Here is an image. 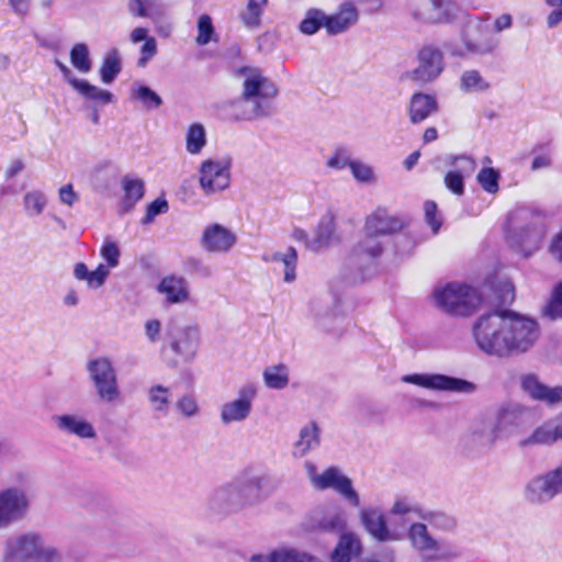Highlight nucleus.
I'll list each match as a JSON object with an SVG mask.
<instances>
[{"instance_id":"f257e3e1","label":"nucleus","mask_w":562,"mask_h":562,"mask_svg":"<svg viewBox=\"0 0 562 562\" xmlns=\"http://www.w3.org/2000/svg\"><path fill=\"white\" fill-rule=\"evenodd\" d=\"M477 348L487 356L512 358L529 352L541 337L539 322L510 310L481 315L472 327Z\"/></svg>"},{"instance_id":"f03ea898","label":"nucleus","mask_w":562,"mask_h":562,"mask_svg":"<svg viewBox=\"0 0 562 562\" xmlns=\"http://www.w3.org/2000/svg\"><path fill=\"white\" fill-rule=\"evenodd\" d=\"M243 79L240 95L224 104L227 116L234 121H254L269 116L278 95L276 83L258 68L239 70Z\"/></svg>"},{"instance_id":"7ed1b4c3","label":"nucleus","mask_w":562,"mask_h":562,"mask_svg":"<svg viewBox=\"0 0 562 562\" xmlns=\"http://www.w3.org/2000/svg\"><path fill=\"white\" fill-rule=\"evenodd\" d=\"M431 297L436 307L456 316L471 315L481 304V296L477 291L459 282L437 285Z\"/></svg>"},{"instance_id":"20e7f679","label":"nucleus","mask_w":562,"mask_h":562,"mask_svg":"<svg viewBox=\"0 0 562 562\" xmlns=\"http://www.w3.org/2000/svg\"><path fill=\"white\" fill-rule=\"evenodd\" d=\"M509 222L512 232L508 235V240L513 247L525 256H530L539 249L544 235L540 216L528 210H518L510 215Z\"/></svg>"},{"instance_id":"39448f33","label":"nucleus","mask_w":562,"mask_h":562,"mask_svg":"<svg viewBox=\"0 0 562 562\" xmlns=\"http://www.w3.org/2000/svg\"><path fill=\"white\" fill-rule=\"evenodd\" d=\"M4 562H59L60 557L53 547H45L35 533H25L7 541Z\"/></svg>"},{"instance_id":"423d86ee","label":"nucleus","mask_w":562,"mask_h":562,"mask_svg":"<svg viewBox=\"0 0 562 562\" xmlns=\"http://www.w3.org/2000/svg\"><path fill=\"white\" fill-rule=\"evenodd\" d=\"M305 470L312 486L318 491L333 490L342 496L350 505L358 507L360 497L352 487L351 480L346 476L337 467H329L318 472L312 462L305 463Z\"/></svg>"},{"instance_id":"0eeeda50","label":"nucleus","mask_w":562,"mask_h":562,"mask_svg":"<svg viewBox=\"0 0 562 562\" xmlns=\"http://www.w3.org/2000/svg\"><path fill=\"white\" fill-rule=\"evenodd\" d=\"M87 371L97 396L101 402L114 403L120 400L121 391L116 371L112 361L106 357H99L88 361Z\"/></svg>"},{"instance_id":"6e6552de","label":"nucleus","mask_w":562,"mask_h":562,"mask_svg":"<svg viewBox=\"0 0 562 562\" xmlns=\"http://www.w3.org/2000/svg\"><path fill=\"white\" fill-rule=\"evenodd\" d=\"M524 407L519 404H508L502 406L494 420H482L473 427V434L484 446H492L509 427L516 426L524 413Z\"/></svg>"},{"instance_id":"1a4fd4ad","label":"nucleus","mask_w":562,"mask_h":562,"mask_svg":"<svg viewBox=\"0 0 562 562\" xmlns=\"http://www.w3.org/2000/svg\"><path fill=\"white\" fill-rule=\"evenodd\" d=\"M32 508V496L21 487L0 490V529L24 520Z\"/></svg>"},{"instance_id":"9d476101","label":"nucleus","mask_w":562,"mask_h":562,"mask_svg":"<svg viewBox=\"0 0 562 562\" xmlns=\"http://www.w3.org/2000/svg\"><path fill=\"white\" fill-rule=\"evenodd\" d=\"M524 498L533 505H542L562 494V462L554 469L530 479L524 487Z\"/></svg>"},{"instance_id":"9b49d317","label":"nucleus","mask_w":562,"mask_h":562,"mask_svg":"<svg viewBox=\"0 0 562 562\" xmlns=\"http://www.w3.org/2000/svg\"><path fill=\"white\" fill-rule=\"evenodd\" d=\"M417 66L405 74V78L426 85L436 80L445 68L443 54L434 45H425L417 52Z\"/></svg>"},{"instance_id":"f8f14e48","label":"nucleus","mask_w":562,"mask_h":562,"mask_svg":"<svg viewBox=\"0 0 562 562\" xmlns=\"http://www.w3.org/2000/svg\"><path fill=\"white\" fill-rule=\"evenodd\" d=\"M258 395V386L255 383H246L237 391L234 400L225 402L220 409L221 423L225 426L243 423L249 418L254 402Z\"/></svg>"},{"instance_id":"ddd939ff","label":"nucleus","mask_w":562,"mask_h":562,"mask_svg":"<svg viewBox=\"0 0 562 562\" xmlns=\"http://www.w3.org/2000/svg\"><path fill=\"white\" fill-rule=\"evenodd\" d=\"M402 382L414 384L431 391H446L470 394L475 391V384L470 381L439 373H413L401 378Z\"/></svg>"},{"instance_id":"4468645a","label":"nucleus","mask_w":562,"mask_h":562,"mask_svg":"<svg viewBox=\"0 0 562 562\" xmlns=\"http://www.w3.org/2000/svg\"><path fill=\"white\" fill-rule=\"evenodd\" d=\"M462 43L469 54L490 55L497 49L499 40L492 34L487 20L475 19L468 23Z\"/></svg>"},{"instance_id":"2eb2a0df","label":"nucleus","mask_w":562,"mask_h":562,"mask_svg":"<svg viewBox=\"0 0 562 562\" xmlns=\"http://www.w3.org/2000/svg\"><path fill=\"white\" fill-rule=\"evenodd\" d=\"M199 184L206 195L227 189L231 184V160H203L199 168Z\"/></svg>"},{"instance_id":"dca6fc26","label":"nucleus","mask_w":562,"mask_h":562,"mask_svg":"<svg viewBox=\"0 0 562 562\" xmlns=\"http://www.w3.org/2000/svg\"><path fill=\"white\" fill-rule=\"evenodd\" d=\"M235 483L244 508L263 502L272 492L271 479L263 472H244Z\"/></svg>"},{"instance_id":"f3484780","label":"nucleus","mask_w":562,"mask_h":562,"mask_svg":"<svg viewBox=\"0 0 562 562\" xmlns=\"http://www.w3.org/2000/svg\"><path fill=\"white\" fill-rule=\"evenodd\" d=\"M167 335L170 339V348L175 353L186 360H192L195 357L201 340L198 325L191 324L177 328L170 324Z\"/></svg>"},{"instance_id":"a211bd4d","label":"nucleus","mask_w":562,"mask_h":562,"mask_svg":"<svg viewBox=\"0 0 562 562\" xmlns=\"http://www.w3.org/2000/svg\"><path fill=\"white\" fill-rule=\"evenodd\" d=\"M236 243V234L218 223L206 225L200 238L201 248L211 254H227Z\"/></svg>"},{"instance_id":"6ab92c4d","label":"nucleus","mask_w":562,"mask_h":562,"mask_svg":"<svg viewBox=\"0 0 562 562\" xmlns=\"http://www.w3.org/2000/svg\"><path fill=\"white\" fill-rule=\"evenodd\" d=\"M447 164L451 169L445 175V186L453 194L461 196L464 194V179L473 175L476 162L473 158L461 155L447 157Z\"/></svg>"},{"instance_id":"aec40b11","label":"nucleus","mask_w":562,"mask_h":562,"mask_svg":"<svg viewBox=\"0 0 562 562\" xmlns=\"http://www.w3.org/2000/svg\"><path fill=\"white\" fill-rule=\"evenodd\" d=\"M405 224L404 218L391 214L384 207H378L367 216L363 232L371 236H387L402 231Z\"/></svg>"},{"instance_id":"412c9836","label":"nucleus","mask_w":562,"mask_h":562,"mask_svg":"<svg viewBox=\"0 0 562 562\" xmlns=\"http://www.w3.org/2000/svg\"><path fill=\"white\" fill-rule=\"evenodd\" d=\"M340 241L337 232L336 218L331 212H326L314 228L311 240L306 241V249L319 252L330 248Z\"/></svg>"},{"instance_id":"4be33fe9","label":"nucleus","mask_w":562,"mask_h":562,"mask_svg":"<svg viewBox=\"0 0 562 562\" xmlns=\"http://www.w3.org/2000/svg\"><path fill=\"white\" fill-rule=\"evenodd\" d=\"M207 507L211 512L222 515L244 509L236 483L232 482L217 487L210 495Z\"/></svg>"},{"instance_id":"5701e85b","label":"nucleus","mask_w":562,"mask_h":562,"mask_svg":"<svg viewBox=\"0 0 562 562\" xmlns=\"http://www.w3.org/2000/svg\"><path fill=\"white\" fill-rule=\"evenodd\" d=\"M58 431L79 439H94L97 431L93 424L83 415L77 413H65L53 417Z\"/></svg>"},{"instance_id":"b1692460","label":"nucleus","mask_w":562,"mask_h":562,"mask_svg":"<svg viewBox=\"0 0 562 562\" xmlns=\"http://www.w3.org/2000/svg\"><path fill=\"white\" fill-rule=\"evenodd\" d=\"M520 385L524 392L535 401L543 402L551 406L562 403V386H548L535 373L522 375L520 378Z\"/></svg>"},{"instance_id":"393cba45","label":"nucleus","mask_w":562,"mask_h":562,"mask_svg":"<svg viewBox=\"0 0 562 562\" xmlns=\"http://www.w3.org/2000/svg\"><path fill=\"white\" fill-rule=\"evenodd\" d=\"M409 538L413 546L428 559H442L450 554L445 544L429 536L424 524H413L409 528Z\"/></svg>"},{"instance_id":"a878e982","label":"nucleus","mask_w":562,"mask_h":562,"mask_svg":"<svg viewBox=\"0 0 562 562\" xmlns=\"http://www.w3.org/2000/svg\"><path fill=\"white\" fill-rule=\"evenodd\" d=\"M157 292L165 297L167 304H183L190 300V286L182 276L169 274L157 285Z\"/></svg>"},{"instance_id":"bb28decb","label":"nucleus","mask_w":562,"mask_h":562,"mask_svg":"<svg viewBox=\"0 0 562 562\" xmlns=\"http://www.w3.org/2000/svg\"><path fill=\"white\" fill-rule=\"evenodd\" d=\"M359 517L367 532L378 541L385 542L396 539L389 530L385 516L380 508H363L360 510Z\"/></svg>"},{"instance_id":"cd10ccee","label":"nucleus","mask_w":562,"mask_h":562,"mask_svg":"<svg viewBox=\"0 0 562 562\" xmlns=\"http://www.w3.org/2000/svg\"><path fill=\"white\" fill-rule=\"evenodd\" d=\"M559 440H562V414L537 427L529 437L520 441V446L552 445Z\"/></svg>"},{"instance_id":"c85d7f7f","label":"nucleus","mask_w":562,"mask_h":562,"mask_svg":"<svg viewBox=\"0 0 562 562\" xmlns=\"http://www.w3.org/2000/svg\"><path fill=\"white\" fill-rule=\"evenodd\" d=\"M358 19L359 12L355 3L344 2L335 13L326 14V31L330 35L340 34L355 25Z\"/></svg>"},{"instance_id":"c756f323","label":"nucleus","mask_w":562,"mask_h":562,"mask_svg":"<svg viewBox=\"0 0 562 562\" xmlns=\"http://www.w3.org/2000/svg\"><path fill=\"white\" fill-rule=\"evenodd\" d=\"M412 16L422 23H437L446 19L442 0H414L411 3Z\"/></svg>"},{"instance_id":"7c9ffc66","label":"nucleus","mask_w":562,"mask_h":562,"mask_svg":"<svg viewBox=\"0 0 562 562\" xmlns=\"http://www.w3.org/2000/svg\"><path fill=\"white\" fill-rule=\"evenodd\" d=\"M297 251L290 246L284 251L265 252L261 260L266 263H280L283 266V281L292 283L296 279Z\"/></svg>"},{"instance_id":"2f4dec72","label":"nucleus","mask_w":562,"mask_h":562,"mask_svg":"<svg viewBox=\"0 0 562 562\" xmlns=\"http://www.w3.org/2000/svg\"><path fill=\"white\" fill-rule=\"evenodd\" d=\"M321 443V429L316 423L311 422L300 429L299 437L293 443L292 454L294 458H303Z\"/></svg>"},{"instance_id":"473e14b6","label":"nucleus","mask_w":562,"mask_h":562,"mask_svg":"<svg viewBox=\"0 0 562 562\" xmlns=\"http://www.w3.org/2000/svg\"><path fill=\"white\" fill-rule=\"evenodd\" d=\"M436 111L437 101L435 97L422 92H417L412 95L408 106V114L413 124L425 121Z\"/></svg>"},{"instance_id":"72a5a7b5","label":"nucleus","mask_w":562,"mask_h":562,"mask_svg":"<svg viewBox=\"0 0 562 562\" xmlns=\"http://www.w3.org/2000/svg\"><path fill=\"white\" fill-rule=\"evenodd\" d=\"M127 11L134 18H148L155 24H158L166 15L165 7L155 0H130Z\"/></svg>"},{"instance_id":"f704fd0d","label":"nucleus","mask_w":562,"mask_h":562,"mask_svg":"<svg viewBox=\"0 0 562 562\" xmlns=\"http://www.w3.org/2000/svg\"><path fill=\"white\" fill-rule=\"evenodd\" d=\"M361 552L360 539L352 532L341 535L334 552L331 553L333 562H350Z\"/></svg>"},{"instance_id":"c9c22d12","label":"nucleus","mask_w":562,"mask_h":562,"mask_svg":"<svg viewBox=\"0 0 562 562\" xmlns=\"http://www.w3.org/2000/svg\"><path fill=\"white\" fill-rule=\"evenodd\" d=\"M382 252L383 246L381 241L378 240V236L364 234L363 239L353 248L352 260L357 263L369 262L380 257Z\"/></svg>"},{"instance_id":"e433bc0d","label":"nucleus","mask_w":562,"mask_h":562,"mask_svg":"<svg viewBox=\"0 0 562 562\" xmlns=\"http://www.w3.org/2000/svg\"><path fill=\"white\" fill-rule=\"evenodd\" d=\"M250 562H318L314 557L294 549H278L268 555H252Z\"/></svg>"},{"instance_id":"4c0bfd02","label":"nucleus","mask_w":562,"mask_h":562,"mask_svg":"<svg viewBox=\"0 0 562 562\" xmlns=\"http://www.w3.org/2000/svg\"><path fill=\"white\" fill-rule=\"evenodd\" d=\"M147 400L154 412L166 416L171 404V391L161 384L151 385L147 391Z\"/></svg>"},{"instance_id":"58836bf2","label":"nucleus","mask_w":562,"mask_h":562,"mask_svg":"<svg viewBox=\"0 0 562 562\" xmlns=\"http://www.w3.org/2000/svg\"><path fill=\"white\" fill-rule=\"evenodd\" d=\"M72 88L83 98L95 101L100 104H109L113 101L114 98V95L110 91L93 86L82 79H78V81H75Z\"/></svg>"},{"instance_id":"ea45409f","label":"nucleus","mask_w":562,"mask_h":562,"mask_svg":"<svg viewBox=\"0 0 562 562\" xmlns=\"http://www.w3.org/2000/svg\"><path fill=\"white\" fill-rule=\"evenodd\" d=\"M121 69L122 64L119 50L113 48L106 53L100 67L101 81L105 85L112 83L121 72Z\"/></svg>"},{"instance_id":"a19ab883","label":"nucleus","mask_w":562,"mask_h":562,"mask_svg":"<svg viewBox=\"0 0 562 562\" xmlns=\"http://www.w3.org/2000/svg\"><path fill=\"white\" fill-rule=\"evenodd\" d=\"M48 200L44 192L40 190L27 191L22 199L23 210L29 217H35L43 214Z\"/></svg>"},{"instance_id":"79ce46f5","label":"nucleus","mask_w":562,"mask_h":562,"mask_svg":"<svg viewBox=\"0 0 562 562\" xmlns=\"http://www.w3.org/2000/svg\"><path fill=\"white\" fill-rule=\"evenodd\" d=\"M262 378L267 387L282 390L289 384V370L282 363L270 366L263 370Z\"/></svg>"},{"instance_id":"37998d69","label":"nucleus","mask_w":562,"mask_h":562,"mask_svg":"<svg viewBox=\"0 0 562 562\" xmlns=\"http://www.w3.org/2000/svg\"><path fill=\"white\" fill-rule=\"evenodd\" d=\"M206 145V132L201 123L189 125L186 133V149L191 155H198Z\"/></svg>"},{"instance_id":"c03bdc74","label":"nucleus","mask_w":562,"mask_h":562,"mask_svg":"<svg viewBox=\"0 0 562 562\" xmlns=\"http://www.w3.org/2000/svg\"><path fill=\"white\" fill-rule=\"evenodd\" d=\"M267 3L268 0H247L246 8L239 13L243 24L248 29L258 27Z\"/></svg>"},{"instance_id":"a18cd8bd","label":"nucleus","mask_w":562,"mask_h":562,"mask_svg":"<svg viewBox=\"0 0 562 562\" xmlns=\"http://www.w3.org/2000/svg\"><path fill=\"white\" fill-rule=\"evenodd\" d=\"M122 188L124 191V204L128 207H132L144 196L145 184L140 178L131 176L123 177Z\"/></svg>"},{"instance_id":"49530a36","label":"nucleus","mask_w":562,"mask_h":562,"mask_svg":"<svg viewBox=\"0 0 562 562\" xmlns=\"http://www.w3.org/2000/svg\"><path fill=\"white\" fill-rule=\"evenodd\" d=\"M460 88L464 92H483L490 88L488 81L475 69L461 75Z\"/></svg>"},{"instance_id":"de8ad7c7","label":"nucleus","mask_w":562,"mask_h":562,"mask_svg":"<svg viewBox=\"0 0 562 562\" xmlns=\"http://www.w3.org/2000/svg\"><path fill=\"white\" fill-rule=\"evenodd\" d=\"M322 26L326 29V13L319 9H310L301 21L299 29L305 35H313Z\"/></svg>"},{"instance_id":"09e8293b","label":"nucleus","mask_w":562,"mask_h":562,"mask_svg":"<svg viewBox=\"0 0 562 562\" xmlns=\"http://www.w3.org/2000/svg\"><path fill=\"white\" fill-rule=\"evenodd\" d=\"M71 65L80 72L88 74L92 69L90 52L85 43H77L70 50Z\"/></svg>"},{"instance_id":"8fccbe9b","label":"nucleus","mask_w":562,"mask_h":562,"mask_svg":"<svg viewBox=\"0 0 562 562\" xmlns=\"http://www.w3.org/2000/svg\"><path fill=\"white\" fill-rule=\"evenodd\" d=\"M132 98L139 101L146 110L158 109L162 104V99L154 90L142 85L133 88Z\"/></svg>"},{"instance_id":"3c124183","label":"nucleus","mask_w":562,"mask_h":562,"mask_svg":"<svg viewBox=\"0 0 562 562\" xmlns=\"http://www.w3.org/2000/svg\"><path fill=\"white\" fill-rule=\"evenodd\" d=\"M477 182L481 188L487 192L495 194L499 190L498 181L501 179V175L497 170L491 167H485L480 170L477 173Z\"/></svg>"},{"instance_id":"603ef678","label":"nucleus","mask_w":562,"mask_h":562,"mask_svg":"<svg viewBox=\"0 0 562 562\" xmlns=\"http://www.w3.org/2000/svg\"><path fill=\"white\" fill-rule=\"evenodd\" d=\"M422 518L438 530L450 531L454 528L456 521L451 516L439 512H429L422 515Z\"/></svg>"},{"instance_id":"864d4df0","label":"nucleus","mask_w":562,"mask_h":562,"mask_svg":"<svg viewBox=\"0 0 562 562\" xmlns=\"http://www.w3.org/2000/svg\"><path fill=\"white\" fill-rule=\"evenodd\" d=\"M214 26L212 19L207 14H202L198 20V36L195 38L198 45L209 44L214 36Z\"/></svg>"},{"instance_id":"5fc2aeb1","label":"nucleus","mask_w":562,"mask_h":562,"mask_svg":"<svg viewBox=\"0 0 562 562\" xmlns=\"http://www.w3.org/2000/svg\"><path fill=\"white\" fill-rule=\"evenodd\" d=\"M350 171L358 182L372 183L375 181V173L373 168L359 160H353L350 164Z\"/></svg>"},{"instance_id":"6e6d98bb","label":"nucleus","mask_w":562,"mask_h":562,"mask_svg":"<svg viewBox=\"0 0 562 562\" xmlns=\"http://www.w3.org/2000/svg\"><path fill=\"white\" fill-rule=\"evenodd\" d=\"M353 160L349 150L346 148H337L327 159L326 166L330 169L342 170L346 167L350 168Z\"/></svg>"},{"instance_id":"4d7b16f0","label":"nucleus","mask_w":562,"mask_h":562,"mask_svg":"<svg viewBox=\"0 0 562 562\" xmlns=\"http://www.w3.org/2000/svg\"><path fill=\"white\" fill-rule=\"evenodd\" d=\"M120 249L115 241L105 238L100 249L101 257L106 261V267L115 268L119 265Z\"/></svg>"},{"instance_id":"13d9d810","label":"nucleus","mask_w":562,"mask_h":562,"mask_svg":"<svg viewBox=\"0 0 562 562\" xmlns=\"http://www.w3.org/2000/svg\"><path fill=\"white\" fill-rule=\"evenodd\" d=\"M321 527L328 531L342 530L346 526V518L342 512L335 510L327 514L319 522Z\"/></svg>"},{"instance_id":"bf43d9fd","label":"nucleus","mask_w":562,"mask_h":562,"mask_svg":"<svg viewBox=\"0 0 562 562\" xmlns=\"http://www.w3.org/2000/svg\"><path fill=\"white\" fill-rule=\"evenodd\" d=\"M544 315L551 319L562 318V282L557 286L552 300L544 307Z\"/></svg>"},{"instance_id":"052dcab7","label":"nucleus","mask_w":562,"mask_h":562,"mask_svg":"<svg viewBox=\"0 0 562 562\" xmlns=\"http://www.w3.org/2000/svg\"><path fill=\"white\" fill-rule=\"evenodd\" d=\"M177 411L184 417H193L199 413V405L192 395H183L176 402Z\"/></svg>"},{"instance_id":"680f3d73","label":"nucleus","mask_w":562,"mask_h":562,"mask_svg":"<svg viewBox=\"0 0 562 562\" xmlns=\"http://www.w3.org/2000/svg\"><path fill=\"white\" fill-rule=\"evenodd\" d=\"M544 3L552 9L546 19L547 26L554 29L562 23V0H544Z\"/></svg>"},{"instance_id":"e2e57ef3","label":"nucleus","mask_w":562,"mask_h":562,"mask_svg":"<svg viewBox=\"0 0 562 562\" xmlns=\"http://www.w3.org/2000/svg\"><path fill=\"white\" fill-rule=\"evenodd\" d=\"M424 213L427 224L432 229V234H437L441 227V220L437 217V204L434 201H426L424 203Z\"/></svg>"},{"instance_id":"0e129e2a","label":"nucleus","mask_w":562,"mask_h":562,"mask_svg":"<svg viewBox=\"0 0 562 562\" xmlns=\"http://www.w3.org/2000/svg\"><path fill=\"white\" fill-rule=\"evenodd\" d=\"M109 274L110 269L105 265L100 263L95 270L90 271L89 279L87 281L88 286L91 289H98L102 286Z\"/></svg>"},{"instance_id":"69168bd1","label":"nucleus","mask_w":562,"mask_h":562,"mask_svg":"<svg viewBox=\"0 0 562 562\" xmlns=\"http://www.w3.org/2000/svg\"><path fill=\"white\" fill-rule=\"evenodd\" d=\"M139 58L137 60L138 67H145L147 63L153 59V57L157 54V42L155 37L148 38L144 42L143 46L139 50Z\"/></svg>"},{"instance_id":"338daca9","label":"nucleus","mask_w":562,"mask_h":562,"mask_svg":"<svg viewBox=\"0 0 562 562\" xmlns=\"http://www.w3.org/2000/svg\"><path fill=\"white\" fill-rule=\"evenodd\" d=\"M168 211V203L166 200L157 199L153 201L146 211V216L144 218L145 223H149L153 218L159 214H164Z\"/></svg>"},{"instance_id":"774afa93","label":"nucleus","mask_w":562,"mask_h":562,"mask_svg":"<svg viewBox=\"0 0 562 562\" xmlns=\"http://www.w3.org/2000/svg\"><path fill=\"white\" fill-rule=\"evenodd\" d=\"M58 198L59 201L67 206H72L79 199L77 192L74 190V187L70 183L59 188Z\"/></svg>"}]
</instances>
